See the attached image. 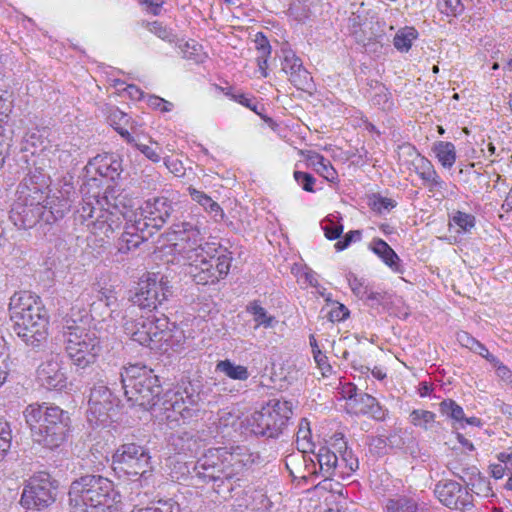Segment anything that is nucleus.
<instances>
[{
  "label": "nucleus",
  "instance_id": "nucleus-1",
  "mask_svg": "<svg viewBox=\"0 0 512 512\" xmlns=\"http://www.w3.org/2000/svg\"><path fill=\"white\" fill-rule=\"evenodd\" d=\"M121 382L125 396L132 406L153 410L155 416L171 428L178 425L180 419L192 417V411L202 401L199 387L187 382L177 391L166 392L162 402L158 403L161 386L157 376L146 366L126 367L121 373Z\"/></svg>",
  "mask_w": 512,
  "mask_h": 512
},
{
  "label": "nucleus",
  "instance_id": "nucleus-2",
  "mask_svg": "<svg viewBox=\"0 0 512 512\" xmlns=\"http://www.w3.org/2000/svg\"><path fill=\"white\" fill-rule=\"evenodd\" d=\"M174 212V204L166 197L148 199L137 210L121 200L111 203L108 195L84 198L77 210L82 223L101 240L110 238L122 225L123 220L134 222V227L142 233L148 228L159 230Z\"/></svg>",
  "mask_w": 512,
  "mask_h": 512
},
{
  "label": "nucleus",
  "instance_id": "nucleus-3",
  "mask_svg": "<svg viewBox=\"0 0 512 512\" xmlns=\"http://www.w3.org/2000/svg\"><path fill=\"white\" fill-rule=\"evenodd\" d=\"M174 251L182 256L187 273L197 284L206 285L224 279L230 270L232 257L229 253L219 255L217 249L204 242L198 224L188 221L174 223L168 233Z\"/></svg>",
  "mask_w": 512,
  "mask_h": 512
},
{
  "label": "nucleus",
  "instance_id": "nucleus-4",
  "mask_svg": "<svg viewBox=\"0 0 512 512\" xmlns=\"http://www.w3.org/2000/svg\"><path fill=\"white\" fill-rule=\"evenodd\" d=\"M258 458L244 445L209 448L198 458L193 470L199 479L212 482L218 494L231 496Z\"/></svg>",
  "mask_w": 512,
  "mask_h": 512
},
{
  "label": "nucleus",
  "instance_id": "nucleus-5",
  "mask_svg": "<svg viewBox=\"0 0 512 512\" xmlns=\"http://www.w3.org/2000/svg\"><path fill=\"white\" fill-rule=\"evenodd\" d=\"M46 186L44 175L30 174L23 179L17 188L18 199L11 210V219L21 228L28 229L40 220L50 223L61 218L70 205L62 201L58 208L44 206L42 188Z\"/></svg>",
  "mask_w": 512,
  "mask_h": 512
},
{
  "label": "nucleus",
  "instance_id": "nucleus-6",
  "mask_svg": "<svg viewBox=\"0 0 512 512\" xmlns=\"http://www.w3.org/2000/svg\"><path fill=\"white\" fill-rule=\"evenodd\" d=\"M72 512H118L121 496L111 480L100 475H85L72 482L69 490Z\"/></svg>",
  "mask_w": 512,
  "mask_h": 512
},
{
  "label": "nucleus",
  "instance_id": "nucleus-7",
  "mask_svg": "<svg viewBox=\"0 0 512 512\" xmlns=\"http://www.w3.org/2000/svg\"><path fill=\"white\" fill-rule=\"evenodd\" d=\"M13 330L27 345L39 346L48 335V315L38 297L28 292L15 293L9 304Z\"/></svg>",
  "mask_w": 512,
  "mask_h": 512
},
{
  "label": "nucleus",
  "instance_id": "nucleus-8",
  "mask_svg": "<svg viewBox=\"0 0 512 512\" xmlns=\"http://www.w3.org/2000/svg\"><path fill=\"white\" fill-rule=\"evenodd\" d=\"M33 440L50 449L59 447L67 438L70 418L57 406L28 405L23 412Z\"/></svg>",
  "mask_w": 512,
  "mask_h": 512
},
{
  "label": "nucleus",
  "instance_id": "nucleus-9",
  "mask_svg": "<svg viewBox=\"0 0 512 512\" xmlns=\"http://www.w3.org/2000/svg\"><path fill=\"white\" fill-rule=\"evenodd\" d=\"M63 329L65 349L72 363L79 369L94 364L101 351L96 333L75 325V320L70 318H65Z\"/></svg>",
  "mask_w": 512,
  "mask_h": 512
},
{
  "label": "nucleus",
  "instance_id": "nucleus-10",
  "mask_svg": "<svg viewBox=\"0 0 512 512\" xmlns=\"http://www.w3.org/2000/svg\"><path fill=\"white\" fill-rule=\"evenodd\" d=\"M292 415L288 401L271 399L247 418L250 431L259 436L276 438L283 433Z\"/></svg>",
  "mask_w": 512,
  "mask_h": 512
},
{
  "label": "nucleus",
  "instance_id": "nucleus-11",
  "mask_svg": "<svg viewBox=\"0 0 512 512\" xmlns=\"http://www.w3.org/2000/svg\"><path fill=\"white\" fill-rule=\"evenodd\" d=\"M172 295V286L164 275L152 273L139 282V290L131 297L134 306L144 310H155Z\"/></svg>",
  "mask_w": 512,
  "mask_h": 512
},
{
  "label": "nucleus",
  "instance_id": "nucleus-12",
  "mask_svg": "<svg viewBox=\"0 0 512 512\" xmlns=\"http://www.w3.org/2000/svg\"><path fill=\"white\" fill-rule=\"evenodd\" d=\"M115 470L129 476H143L150 468V456L146 449L135 443L121 445L112 456Z\"/></svg>",
  "mask_w": 512,
  "mask_h": 512
},
{
  "label": "nucleus",
  "instance_id": "nucleus-13",
  "mask_svg": "<svg viewBox=\"0 0 512 512\" xmlns=\"http://www.w3.org/2000/svg\"><path fill=\"white\" fill-rule=\"evenodd\" d=\"M54 490L51 476L46 472L37 473L27 481L20 503L27 509L46 508L55 500Z\"/></svg>",
  "mask_w": 512,
  "mask_h": 512
},
{
  "label": "nucleus",
  "instance_id": "nucleus-14",
  "mask_svg": "<svg viewBox=\"0 0 512 512\" xmlns=\"http://www.w3.org/2000/svg\"><path fill=\"white\" fill-rule=\"evenodd\" d=\"M87 418L92 425H105L116 415L118 399L103 384L95 385L88 401Z\"/></svg>",
  "mask_w": 512,
  "mask_h": 512
},
{
  "label": "nucleus",
  "instance_id": "nucleus-15",
  "mask_svg": "<svg viewBox=\"0 0 512 512\" xmlns=\"http://www.w3.org/2000/svg\"><path fill=\"white\" fill-rule=\"evenodd\" d=\"M434 494L450 509L467 510L473 506L472 495L453 480L439 481L435 485Z\"/></svg>",
  "mask_w": 512,
  "mask_h": 512
},
{
  "label": "nucleus",
  "instance_id": "nucleus-16",
  "mask_svg": "<svg viewBox=\"0 0 512 512\" xmlns=\"http://www.w3.org/2000/svg\"><path fill=\"white\" fill-rule=\"evenodd\" d=\"M37 379L48 390H62L66 387L67 376L59 355H51L40 364Z\"/></svg>",
  "mask_w": 512,
  "mask_h": 512
},
{
  "label": "nucleus",
  "instance_id": "nucleus-17",
  "mask_svg": "<svg viewBox=\"0 0 512 512\" xmlns=\"http://www.w3.org/2000/svg\"><path fill=\"white\" fill-rule=\"evenodd\" d=\"M282 70L289 75L290 82L296 88L305 90L309 86V72L303 67L301 59L292 51L284 53Z\"/></svg>",
  "mask_w": 512,
  "mask_h": 512
},
{
  "label": "nucleus",
  "instance_id": "nucleus-18",
  "mask_svg": "<svg viewBox=\"0 0 512 512\" xmlns=\"http://www.w3.org/2000/svg\"><path fill=\"white\" fill-rule=\"evenodd\" d=\"M315 457L319 464V472L325 479H330L337 474L343 476L351 473L346 471L342 460L330 447H320Z\"/></svg>",
  "mask_w": 512,
  "mask_h": 512
},
{
  "label": "nucleus",
  "instance_id": "nucleus-19",
  "mask_svg": "<svg viewBox=\"0 0 512 512\" xmlns=\"http://www.w3.org/2000/svg\"><path fill=\"white\" fill-rule=\"evenodd\" d=\"M89 165L102 177L111 180L116 179L122 172L121 161L112 154H104L95 156Z\"/></svg>",
  "mask_w": 512,
  "mask_h": 512
},
{
  "label": "nucleus",
  "instance_id": "nucleus-20",
  "mask_svg": "<svg viewBox=\"0 0 512 512\" xmlns=\"http://www.w3.org/2000/svg\"><path fill=\"white\" fill-rule=\"evenodd\" d=\"M414 166L417 175L431 191L445 188V182L440 178L433 164L427 158L418 157Z\"/></svg>",
  "mask_w": 512,
  "mask_h": 512
},
{
  "label": "nucleus",
  "instance_id": "nucleus-21",
  "mask_svg": "<svg viewBox=\"0 0 512 512\" xmlns=\"http://www.w3.org/2000/svg\"><path fill=\"white\" fill-rule=\"evenodd\" d=\"M143 328H147L152 338V344L167 341L170 337L169 319L165 315H155L143 319Z\"/></svg>",
  "mask_w": 512,
  "mask_h": 512
},
{
  "label": "nucleus",
  "instance_id": "nucleus-22",
  "mask_svg": "<svg viewBox=\"0 0 512 512\" xmlns=\"http://www.w3.org/2000/svg\"><path fill=\"white\" fill-rule=\"evenodd\" d=\"M327 447H330L332 451L336 452L342 460V464L347 472H354L358 469V459L354 456L353 452L348 449L342 434H335L331 437Z\"/></svg>",
  "mask_w": 512,
  "mask_h": 512
},
{
  "label": "nucleus",
  "instance_id": "nucleus-23",
  "mask_svg": "<svg viewBox=\"0 0 512 512\" xmlns=\"http://www.w3.org/2000/svg\"><path fill=\"white\" fill-rule=\"evenodd\" d=\"M145 238V234L134 227V222L126 221L125 229L117 240V250L120 253H129L138 248Z\"/></svg>",
  "mask_w": 512,
  "mask_h": 512
},
{
  "label": "nucleus",
  "instance_id": "nucleus-24",
  "mask_svg": "<svg viewBox=\"0 0 512 512\" xmlns=\"http://www.w3.org/2000/svg\"><path fill=\"white\" fill-rule=\"evenodd\" d=\"M296 445L298 450L303 453L302 455H289L286 459L287 468L290 467V464H293L296 458H301L305 461L304 454L312 451L313 444L311 442V431H310V423L307 419H302L298 425V430L296 433Z\"/></svg>",
  "mask_w": 512,
  "mask_h": 512
},
{
  "label": "nucleus",
  "instance_id": "nucleus-25",
  "mask_svg": "<svg viewBox=\"0 0 512 512\" xmlns=\"http://www.w3.org/2000/svg\"><path fill=\"white\" fill-rule=\"evenodd\" d=\"M471 470V476L468 480H466L465 476L457 472L453 471V474L459 477L467 485L471 492L477 496L486 498L490 495H493L489 480L482 476L475 467H473Z\"/></svg>",
  "mask_w": 512,
  "mask_h": 512
},
{
  "label": "nucleus",
  "instance_id": "nucleus-26",
  "mask_svg": "<svg viewBox=\"0 0 512 512\" xmlns=\"http://www.w3.org/2000/svg\"><path fill=\"white\" fill-rule=\"evenodd\" d=\"M370 248L394 272H402L399 256L384 240L374 239L370 244Z\"/></svg>",
  "mask_w": 512,
  "mask_h": 512
},
{
  "label": "nucleus",
  "instance_id": "nucleus-27",
  "mask_svg": "<svg viewBox=\"0 0 512 512\" xmlns=\"http://www.w3.org/2000/svg\"><path fill=\"white\" fill-rule=\"evenodd\" d=\"M306 161L309 167L327 181L334 182L337 179V172L335 168L329 160L324 158V156L316 152H309L307 154Z\"/></svg>",
  "mask_w": 512,
  "mask_h": 512
},
{
  "label": "nucleus",
  "instance_id": "nucleus-28",
  "mask_svg": "<svg viewBox=\"0 0 512 512\" xmlns=\"http://www.w3.org/2000/svg\"><path fill=\"white\" fill-rule=\"evenodd\" d=\"M215 370L232 380L246 381L250 376L246 366L236 364L229 359L218 361Z\"/></svg>",
  "mask_w": 512,
  "mask_h": 512
},
{
  "label": "nucleus",
  "instance_id": "nucleus-29",
  "mask_svg": "<svg viewBox=\"0 0 512 512\" xmlns=\"http://www.w3.org/2000/svg\"><path fill=\"white\" fill-rule=\"evenodd\" d=\"M433 152L444 168L450 169L455 164L456 148L453 143L446 141L435 142L433 145Z\"/></svg>",
  "mask_w": 512,
  "mask_h": 512
},
{
  "label": "nucleus",
  "instance_id": "nucleus-30",
  "mask_svg": "<svg viewBox=\"0 0 512 512\" xmlns=\"http://www.w3.org/2000/svg\"><path fill=\"white\" fill-rule=\"evenodd\" d=\"M442 415L454 421V428H464L465 413L463 408L452 399H445L439 404Z\"/></svg>",
  "mask_w": 512,
  "mask_h": 512
},
{
  "label": "nucleus",
  "instance_id": "nucleus-31",
  "mask_svg": "<svg viewBox=\"0 0 512 512\" xmlns=\"http://www.w3.org/2000/svg\"><path fill=\"white\" fill-rule=\"evenodd\" d=\"M143 319H139L137 322H125L124 330L127 335H130L131 339L143 346H152V338L147 328H143Z\"/></svg>",
  "mask_w": 512,
  "mask_h": 512
},
{
  "label": "nucleus",
  "instance_id": "nucleus-32",
  "mask_svg": "<svg viewBox=\"0 0 512 512\" xmlns=\"http://www.w3.org/2000/svg\"><path fill=\"white\" fill-rule=\"evenodd\" d=\"M247 312L253 315L256 327L271 328L277 322L275 317L270 315L257 301L251 302L247 306Z\"/></svg>",
  "mask_w": 512,
  "mask_h": 512
},
{
  "label": "nucleus",
  "instance_id": "nucleus-33",
  "mask_svg": "<svg viewBox=\"0 0 512 512\" xmlns=\"http://www.w3.org/2000/svg\"><path fill=\"white\" fill-rule=\"evenodd\" d=\"M418 37V32L413 27H404L400 29L394 36V47L400 52H407L414 40Z\"/></svg>",
  "mask_w": 512,
  "mask_h": 512
},
{
  "label": "nucleus",
  "instance_id": "nucleus-34",
  "mask_svg": "<svg viewBox=\"0 0 512 512\" xmlns=\"http://www.w3.org/2000/svg\"><path fill=\"white\" fill-rule=\"evenodd\" d=\"M371 102L382 110H391L393 107L391 93L384 85L378 83L372 88Z\"/></svg>",
  "mask_w": 512,
  "mask_h": 512
},
{
  "label": "nucleus",
  "instance_id": "nucleus-35",
  "mask_svg": "<svg viewBox=\"0 0 512 512\" xmlns=\"http://www.w3.org/2000/svg\"><path fill=\"white\" fill-rule=\"evenodd\" d=\"M457 227L458 233H469L475 227V217L471 214L457 211L449 220V228Z\"/></svg>",
  "mask_w": 512,
  "mask_h": 512
},
{
  "label": "nucleus",
  "instance_id": "nucleus-36",
  "mask_svg": "<svg viewBox=\"0 0 512 512\" xmlns=\"http://www.w3.org/2000/svg\"><path fill=\"white\" fill-rule=\"evenodd\" d=\"M255 42L256 48L258 50L257 64L262 75L266 77L267 61L271 53V47L268 40L262 34H258L256 36Z\"/></svg>",
  "mask_w": 512,
  "mask_h": 512
},
{
  "label": "nucleus",
  "instance_id": "nucleus-37",
  "mask_svg": "<svg viewBox=\"0 0 512 512\" xmlns=\"http://www.w3.org/2000/svg\"><path fill=\"white\" fill-rule=\"evenodd\" d=\"M386 512H416V503L406 497L389 498L385 504Z\"/></svg>",
  "mask_w": 512,
  "mask_h": 512
},
{
  "label": "nucleus",
  "instance_id": "nucleus-38",
  "mask_svg": "<svg viewBox=\"0 0 512 512\" xmlns=\"http://www.w3.org/2000/svg\"><path fill=\"white\" fill-rule=\"evenodd\" d=\"M436 415L428 410L415 409L410 415V422L417 427H421L425 430L431 429L435 423Z\"/></svg>",
  "mask_w": 512,
  "mask_h": 512
},
{
  "label": "nucleus",
  "instance_id": "nucleus-39",
  "mask_svg": "<svg viewBox=\"0 0 512 512\" xmlns=\"http://www.w3.org/2000/svg\"><path fill=\"white\" fill-rule=\"evenodd\" d=\"M272 506V502L262 491H254L250 495V502L246 505L247 511L252 512H268Z\"/></svg>",
  "mask_w": 512,
  "mask_h": 512
},
{
  "label": "nucleus",
  "instance_id": "nucleus-40",
  "mask_svg": "<svg viewBox=\"0 0 512 512\" xmlns=\"http://www.w3.org/2000/svg\"><path fill=\"white\" fill-rule=\"evenodd\" d=\"M130 512H181L180 505L172 499L159 500L145 508H133Z\"/></svg>",
  "mask_w": 512,
  "mask_h": 512
},
{
  "label": "nucleus",
  "instance_id": "nucleus-41",
  "mask_svg": "<svg viewBox=\"0 0 512 512\" xmlns=\"http://www.w3.org/2000/svg\"><path fill=\"white\" fill-rule=\"evenodd\" d=\"M172 445L179 453L192 452L196 446L194 436L189 432H180L171 437Z\"/></svg>",
  "mask_w": 512,
  "mask_h": 512
},
{
  "label": "nucleus",
  "instance_id": "nucleus-42",
  "mask_svg": "<svg viewBox=\"0 0 512 512\" xmlns=\"http://www.w3.org/2000/svg\"><path fill=\"white\" fill-rule=\"evenodd\" d=\"M12 431L10 424L3 418H0V461L4 459L6 453L11 447Z\"/></svg>",
  "mask_w": 512,
  "mask_h": 512
},
{
  "label": "nucleus",
  "instance_id": "nucleus-43",
  "mask_svg": "<svg viewBox=\"0 0 512 512\" xmlns=\"http://www.w3.org/2000/svg\"><path fill=\"white\" fill-rule=\"evenodd\" d=\"M375 398L369 394H358L351 399L350 405L355 413L368 414L371 406L374 405Z\"/></svg>",
  "mask_w": 512,
  "mask_h": 512
},
{
  "label": "nucleus",
  "instance_id": "nucleus-44",
  "mask_svg": "<svg viewBox=\"0 0 512 512\" xmlns=\"http://www.w3.org/2000/svg\"><path fill=\"white\" fill-rule=\"evenodd\" d=\"M148 29L151 33L156 35L158 38L167 41L169 43H174L177 40L176 35L173 31L166 26L162 25L160 22H153L148 25Z\"/></svg>",
  "mask_w": 512,
  "mask_h": 512
},
{
  "label": "nucleus",
  "instance_id": "nucleus-45",
  "mask_svg": "<svg viewBox=\"0 0 512 512\" xmlns=\"http://www.w3.org/2000/svg\"><path fill=\"white\" fill-rule=\"evenodd\" d=\"M366 25V18H362L359 14L353 13L348 19V27L352 35L358 42L364 41L363 26Z\"/></svg>",
  "mask_w": 512,
  "mask_h": 512
},
{
  "label": "nucleus",
  "instance_id": "nucleus-46",
  "mask_svg": "<svg viewBox=\"0 0 512 512\" xmlns=\"http://www.w3.org/2000/svg\"><path fill=\"white\" fill-rule=\"evenodd\" d=\"M437 7L446 16H457L462 11L461 0H437Z\"/></svg>",
  "mask_w": 512,
  "mask_h": 512
},
{
  "label": "nucleus",
  "instance_id": "nucleus-47",
  "mask_svg": "<svg viewBox=\"0 0 512 512\" xmlns=\"http://www.w3.org/2000/svg\"><path fill=\"white\" fill-rule=\"evenodd\" d=\"M370 205L373 210L383 213L389 212L396 206V202L390 198L382 197L380 195H374L371 198Z\"/></svg>",
  "mask_w": 512,
  "mask_h": 512
},
{
  "label": "nucleus",
  "instance_id": "nucleus-48",
  "mask_svg": "<svg viewBox=\"0 0 512 512\" xmlns=\"http://www.w3.org/2000/svg\"><path fill=\"white\" fill-rule=\"evenodd\" d=\"M347 280L353 293L360 299H364L368 288V285L365 284V281L363 279H359L352 273L347 275Z\"/></svg>",
  "mask_w": 512,
  "mask_h": 512
},
{
  "label": "nucleus",
  "instance_id": "nucleus-49",
  "mask_svg": "<svg viewBox=\"0 0 512 512\" xmlns=\"http://www.w3.org/2000/svg\"><path fill=\"white\" fill-rule=\"evenodd\" d=\"M294 179L303 190L307 192H314L313 186L316 179L311 174L302 171H295Z\"/></svg>",
  "mask_w": 512,
  "mask_h": 512
},
{
  "label": "nucleus",
  "instance_id": "nucleus-50",
  "mask_svg": "<svg viewBox=\"0 0 512 512\" xmlns=\"http://www.w3.org/2000/svg\"><path fill=\"white\" fill-rule=\"evenodd\" d=\"M147 104L156 110H159L161 112H170L173 109V103L170 101H167L161 97L150 95L147 99Z\"/></svg>",
  "mask_w": 512,
  "mask_h": 512
},
{
  "label": "nucleus",
  "instance_id": "nucleus-51",
  "mask_svg": "<svg viewBox=\"0 0 512 512\" xmlns=\"http://www.w3.org/2000/svg\"><path fill=\"white\" fill-rule=\"evenodd\" d=\"M313 357L317 364V367L321 371L322 376H329L332 372V367L328 363L327 356L321 350H316L315 354H313Z\"/></svg>",
  "mask_w": 512,
  "mask_h": 512
},
{
  "label": "nucleus",
  "instance_id": "nucleus-52",
  "mask_svg": "<svg viewBox=\"0 0 512 512\" xmlns=\"http://www.w3.org/2000/svg\"><path fill=\"white\" fill-rule=\"evenodd\" d=\"M141 153H143L152 162H159L161 159L160 148L136 142L134 145Z\"/></svg>",
  "mask_w": 512,
  "mask_h": 512
},
{
  "label": "nucleus",
  "instance_id": "nucleus-53",
  "mask_svg": "<svg viewBox=\"0 0 512 512\" xmlns=\"http://www.w3.org/2000/svg\"><path fill=\"white\" fill-rule=\"evenodd\" d=\"M324 223L325 224L323 225V230H324L325 236L329 240L338 239L343 232V226L334 224V222L331 221L330 219H326L324 221Z\"/></svg>",
  "mask_w": 512,
  "mask_h": 512
},
{
  "label": "nucleus",
  "instance_id": "nucleus-54",
  "mask_svg": "<svg viewBox=\"0 0 512 512\" xmlns=\"http://www.w3.org/2000/svg\"><path fill=\"white\" fill-rule=\"evenodd\" d=\"M328 315L332 322H339L346 319V317L349 315V310L343 304L335 303L334 307L331 308Z\"/></svg>",
  "mask_w": 512,
  "mask_h": 512
},
{
  "label": "nucleus",
  "instance_id": "nucleus-55",
  "mask_svg": "<svg viewBox=\"0 0 512 512\" xmlns=\"http://www.w3.org/2000/svg\"><path fill=\"white\" fill-rule=\"evenodd\" d=\"M188 192L191 198L199 205H201L204 209H206L212 201V198L210 196L193 187H188Z\"/></svg>",
  "mask_w": 512,
  "mask_h": 512
},
{
  "label": "nucleus",
  "instance_id": "nucleus-56",
  "mask_svg": "<svg viewBox=\"0 0 512 512\" xmlns=\"http://www.w3.org/2000/svg\"><path fill=\"white\" fill-rule=\"evenodd\" d=\"M237 419L238 417L236 415L225 409L218 413V424L220 427L233 426Z\"/></svg>",
  "mask_w": 512,
  "mask_h": 512
},
{
  "label": "nucleus",
  "instance_id": "nucleus-57",
  "mask_svg": "<svg viewBox=\"0 0 512 512\" xmlns=\"http://www.w3.org/2000/svg\"><path fill=\"white\" fill-rule=\"evenodd\" d=\"M457 340L458 342L463 346L471 351H473L478 344V340H476L474 337H472L467 332H460L457 334Z\"/></svg>",
  "mask_w": 512,
  "mask_h": 512
},
{
  "label": "nucleus",
  "instance_id": "nucleus-58",
  "mask_svg": "<svg viewBox=\"0 0 512 512\" xmlns=\"http://www.w3.org/2000/svg\"><path fill=\"white\" fill-rule=\"evenodd\" d=\"M144 9L153 15H159L162 9L163 1L153 2L151 0H139Z\"/></svg>",
  "mask_w": 512,
  "mask_h": 512
},
{
  "label": "nucleus",
  "instance_id": "nucleus-59",
  "mask_svg": "<svg viewBox=\"0 0 512 512\" xmlns=\"http://www.w3.org/2000/svg\"><path fill=\"white\" fill-rule=\"evenodd\" d=\"M215 220H222L224 217V213L220 205L214 200L208 205L205 209Z\"/></svg>",
  "mask_w": 512,
  "mask_h": 512
},
{
  "label": "nucleus",
  "instance_id": "nucleus-60",
  "mask_svg": "<svg viewBox=\"0 0 512 512\" xmlns=\"http://www.w3.org/2000/svg\"><path fill=\"white\" fill-rule=\"evenodd\" d=\"M497 375L504 381L512 383V372L501 362L495 367Z\"/></svg>",
  "mask_w": 512,
  "mask_h": 512
},
{
  "label": "nucleus",
  "instance_id": "nucleus-61",
  "mask_svg": "<svg viewBox=\"0 0 512 512\" xmlns=\"http://www.w3.org/2000/svg\"><path fill=\"white\" fill-rule=\"evenodd\" d=\"M42 144L41 137L36 133L32 132L25 136V150H29V146L37 147V144Z\"/></svg>",
  "mask_w": 512,
  "mask_h": 512
},
{
  "label": "nucleus",
  "instance_id": "nucleus-62",
  "mask_svg": "<svg viewBox=\"0 0 512 512\" xmlns=\"http://www.w3.org/2000/svg\"><path fill=\"white\" fill-rule=\"evenodd\" d=\"M368 414L377 420H382L385 418L386 411L384 409H382V407L379 405V403L375 399L374 405L371 406Z\"/></svg>",
  "mask_w": 512,
  "mask_h": 512
},
{
  "label": "nucleus",
  "instance_id": "nucleus-63",
  "mask_svg": "<svg viewBox=\"0 0 512 512\" xmlns=\"http://www.w3.org/2000/svg\"><path fill=\"white\" fill-rule=\"evenodd\" d=\"M364 299L380 303L384 299V296H383L382 293L373 291L372 289H370L368 287L367 288V294H365Z\"/></svg>",
  "mask_w": 512,
  "mask_h": 512
},
{
  "label": "nucleus",
  "instance_id": "nucleus-64",
  "mask_svg": "<svg viewBox=\"0 0 512 512\" xmlns=\"http://www.w3.org/2000/svg\"><path fill=\"white\" fill-rule=\"evenodd\" d=\"M491 473L495 479H501L505 474V467L502 464L492 465Z\"/></svg>",
  "mask_w": 512,
  "mask_h": 512
}]
</instances>
